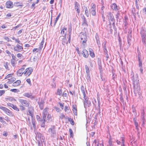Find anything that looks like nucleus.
<instances>
[{
  "label": "nucleus",
  "mask_w": 146,
  "mask_h": 146,
  "mask_svg": "<svg viewBox=\"0 0 146 146\" xmlns=\"http://www.w3.org/2000/svg\"><path fill=\"white\" fill-rule=\"evenodd\" d=\"M138 76L136 75L135 77L133 76L131 79L133 81V84L134 89V91H138L140 90V85L139 82V80L138 79Z\"/></svg>",
  "instance_id": "1"
},
{
  "label": "nucleus",
  "mask_w": 146,
  "mask_h": 146,
  "mask_svg": "<svg viewBox=\"0 0 146 146\" xmlns=\"http://www.w3.org/2000/svg\"><path fill=\"white\" fill-rule=\"evenodd\" d=\"M140 34L142 39V41L143 43H145V42L146 32L144 29L142 28L141 29Z\"/></svg>",
  "instance_id": "2"
},
{
  "label": "nucleus",
  "mask_w": 146,
  "mask_h": 146,
  "mask_svg": "<svg viewBox=\"0 0 146 146\" xmlns=\"http://www.w3.org/2000/svg\"><path fill=\"white\" fill-rule=\"evenodd\" d=\"M48 131L49 134L52 137H55L56 136V132L54 126H53L52 128H49L48 129Z\"/></svg>",
  "instance_id": "3"
},
{
  "label": "nucleus",
  "mask_w": 146,
  "mask_h": 146,
  "mask_svg": "<svg viewBox=\"0 0 146 146\" xmlns=\"http://www.w3.org/2000/svg\"><path fill=\"white\" fill-rule=\"evenodd\" d=\"M27 114L30 115L32 117L31 121L33 127L34 129H36V123L35 119H34L33 117V113L30 110H29L28 112L27 113Z\"/></svg>",
  "instance_id": "4"
},
{
  "label": "nucleus",
  "mask_w": 146,
  "mask_h": 146,
  "mask_svg": "<svg viewBox=\"0 0 146 146\" xmlns=\"http://www.w3.org/2000/svg\"><path fill=\"white\" fill-rule=\"evenodd\" d=\"M18 100L22 106L26 107L29 106V103L27 101L22 99H19Z\"/></svg>",
  "instance_id": "5"
},
{
  "label": "nucleus",
  "mask_w": 146,
  "mask_h": 146,
  "mask_svg": "<svg viewBox=\"0 0 146 146\" xmlns=\"http://www.w3.org/2000/svg\"><path fill=\"white\" fill-rule=\"evenodd\" d=\"M91 5L92 7L90 10V12L92 15L95 16L96 15V5L92 3Z\"/></svg>",
  "instance_id": "6"
},
{
  "label": "nucleus",
  "mask_w": 146,
  "mask_h": 146,
  "mask_svg": "<svg viewBox=\"0 0 146 146\" xmlns=\"http://www.w3.org/2000/svg\"><path fill=\"white\" fill-rule=\"evenodd\" d=\"M36 139L37 141H40L41 142L44 141V137L40 133H38L36 135Z\"/></svg>",
  "instance_id": "7"
},
{
  "label": "nucleus",
  "mask_w": 146,
  "mask_h": 146,
  "mask_svg": "<svg viewBox=\"0 0 146 146\" xmlns=\"http://www.w3.org/2000/svg\"><path fill=\"white\" fill-rule=\"evenodd\" d=\"M74 9L76 10L78 14L79 15L80 12V5L79 4L77 1H75L74 3Z\"/></svg>",
  "instance_id": "8"
},
{
  "label": "nucleus",
  "mask_w": 146,
  "mask_h": 146,
  "mask_svg": "<svg viewBox=\"0 0 146 146\" xmlns=\"http://www.w3.org/2000/svg\"><path fill=\"white\" fill-rule=\"evenodd\" d=\"M60 40L61 41L62 44L64 46L65 44H67L68 42L67 41V38L66 36H61L60 37Z\"/></svg>",
  "instance_id": "9"
},
{
  "label": "nucleus",
  "mask_w": 146,
  "mask_h": 146,
  "mask_svg": "<svg viewBox=\"0 0 146 146\" xmlns=\"http://www.w3.org/2000/svg\"><path fill=\"white\" fill-rule=\"evenodd\" d=\"M14 49L15 51L19 52L22 51L23 48L21 46L17 44L16 46H14Z\"/></svg>",
  "instance_id": "10"
},
{
  "label": "nucleus",
  "mask_w": 146,
  "mask_h": 146,
  "mask_svg": "<svg viewBox=\"0 0 146 146\" xmlns=\"http://www.w3.org/2000/svg\"><path fill=\"white\" fill-rule=\"evenodd\" d=\"M33 71V70L31 68H28L26 69L24 71V74L26 76L28 75L29 76L31 74Z\"/></svg>",
  "instance_id": "11"
},
{
  "label": "nucleus",
  "mask_w": 146,
  "mask_h": 146,
  "mask_svg": "<svg viewBox=\"0 0 146 146\" xmlns=\"http://www.w3.org/2000/svg\"><path fill=\"white\" fill-rule=\"evenodd\" d=\"M81 42L82 43H86L87 40V38L85 34H82L80 36Z\"/></svg>",
  "instance_id": "12"
},
{
  "label": "nucleus",
  "mask_w": 146,
  "mask_h": 146,
  "mask_svg": "<svg viewBox=\"0 0 146 146\" xmlns=\"http://www.w3.org/2000/svg\"><path fill=\"white\" fill-rule=\"evenodd\" d=\"M0 109L2 110L8 115H10L11 113V111L9 110L6 107L2 106L0 105Z\"/></svg>",
  "instance_id": "13"
},
{
  "label": "nucleus",
  "mask_w": 146,
  "mask_h": 146,
  "mask_svg": "<svg viewBox=\"0 0 146 146\" xmlns=\"http://www.w3.org/2000/svg\"><path fill=\"white\" fill-rule=\"evenodd\" d=\"M107 16L109 21L111 20V21L114 22L115 20L114 18V17L113 14L111 12L108 13Z\"/></svg>",
  "instance_id": "14"
},
{
  "label": "nucleus",
  "mask_w": 146,
  "mask_h": 146,
  "mask_svg": "<svg viewBox=\"0 0 146 146\" xmlns=\"http://www.w3.org/2000/svg\"><path fill=\"white\" fill-rule=\"evenodd\" d=\"M24 69L25 68H22L19 69L17 72L18 76H21L23 74H24Z\"/></svg>",
  "instance_id": "15"
},
{
  "label": "nucleus",
  "mask_w": 146,
  "mask_h": 146,
  "mask_svg": "<svg viewBox=\"0 0 146 146\" xmlns=\"http://www.w3.org/2000/svg\"><path fill=\"white\" fill-rule=\"evenodd\" d=\"M48 108H46L43 110L42 117L43 119H46V115L48 113Z\"/></svg>",
  "instance_id": "16"
},
{
  "label": "nucleus",
  "mask_w": 146,
  "mask_h": 146,
  "mask_svg": "<svg viewBox=\"0 0 146 146\" xmlns=\"http://www.w3.org/2000/svg\"><path fill=\"white\" fill-rule=\"evenodd\" d=\"M45 102L44 101V100L41 99L40 102H38V104L39 106L40 109L42 110L43 109L44 106V103Z\"/></svg>",
  "instance_id": "17"
},
{
  "label": "nucleus",
  "mask_w": 146,
  "mask_h": 146,
  "mask_svg": "<svg viewBox=\"0 0 146 146\" xmlns=\"http://www.w3.org/2000/svg\"><path fill=\"white\" fill-rule=\"evenodd\" d=\"M111 7L113 10L115 11H117L119 9V6H117L115 3H113L111 5Z\"/></svg>",
  "instance_id": "18"
},
{
  "label": "nucleus",
  "mask_w": 146,
  "mask_h": 146,
  "mask_svg": "<svg viewBox=\"0 0 146 146\" xmlns=\"http://www.w3.org/2000/svg\"><path fill=\"white\" fill-rule=\"evenodd\" d=\"M6 7L8 8H10L13 7V3L12 1H8L6 3Z\"/></svg>",
  "instance_id": "19"
},
{
  "label": "nucleus",
  "mask_w": 146,
  "mask_h": 146,
  "mask_svg": "<svg viewBox=\"0 0 146 146\" xmlns=\"http://www.w3.org/2000/svg\"><path fill=\"white\" fill-rule=\"evenodd\" d=\"M82 54L84 57L85 58H87L88 57V51L86 49H84L83 50Z\"/></svg>",
  "instance_id": "20"
},
{
  "label": "nucleus",
  "mask_w": 146,
  "mask_h": 146,
  "mask_svg": "<svg viewBox=\"0 0 146 146\" xmlns=\"http://www.w3.org/2000/svg\"><path fill=\"white\" fill-rule=\"evenodd\" d=\"M66 30L67 28H65L61 30V34L62 36H66Z\"/></svg>",
  "instance_id": "21"
},
{
  "label": "nucleus",
  "mask_w": 146,
  "mask_h": 146,
  "mask_svg": "<svg viewBox=\"0 0 146 146\" xmlns=\"http://www.w3.org/2000/svg\"><path fill=\"white\" fill-rule=\"evenodd\" d=\"M84 99V107H85L88 104L89 105L91 103L90 102H88V100L87 98Z\"/></svg>",
  "instance_id": "22"
},
{
  "label": "nucleus",
  "mask_w": 146,
  "mask_h": 146,
  "mask_svg": "<svg viewBox=\"0 0 146 146\" xmlns=\"http://www.w3.org/2000/svg\"><path fill=\"white\" fill-rule=\"evenodd\" d=\"M44 43V39L43 38V39L42 40L39 46V47L38 48V50L40 51L41 50L42 48L43 47V44Z\"/></svg>",
  "instance_id": "23"
},
{
  "label": "nucleus",
  "mask_w": 146,
  "mask_h": 146,
  "mask_svg": "<svg viewBox=\"0 0 146 146\" xmlns=\"http://www.w3.org/2000/svg\"><path fill=\"white\" fill-rule=\"evenodd\" d=\"M16 80V79L15 78L13 77L10 79H8L7 80V83L9 84H11L13 83Z\"/></svg>",
  "instance_id": "24"
},
{
  "label": "nucleus",
  "mask_w": 146,
  "mask_h": 146,
  "mask_svg": "<svg viewBox=\"0 0 146 146\" xmlns=\"http://www.w3.org/2000/svg\"><path fill=\"white\" fill-rule=\"evenodd\" d=\"M73 108V113L74 115H77V108L76 106H75L73 105L72 106Z\"/></svg>",
  "instance_id": "25"
},
{
  "label": "nucleus",
  "mask_w": 146,
  "mask_h": 146,
  "mask_svg": "<svg viewBox=\"0 0 146 146\" xmlns=\"http://www.w3.org/2000/svg\"><path fill=\"white\" fill-rule=\"evenodd\" d=\"M131 34H128L127 38V43L129 45H130V42L131 41Z\"/></svg>",
  "instance_id": "26"
},
{
  "label": "nucleus",
  "mask_w": 146,
  "mask_h": 146,
  "mask_svg": "<svg viewBox=\"0 0 146 146\" xmlns=\"http://www.w3.org/2000/svg\"><path fill=\"white\" fill-rule=\"evenodd\" d=\"M46 119H42V121H41V126L42 127H44L45 126V123L46 122Z\"/></svg>",
  "instance_id": "27"
},
{
  "label": "nucleus",
  "mask_w": 146,
  "mask_h": 146,
  "mask_svg": "<svg viewBox=\"0 0 146 146\" xmlns=\"http://www.w3.org/2000/svg\"><path fill=\"white\" fill-rule=\"evenodd\" d=\"M21 83V82L20 80H17L15 82H14L13 84V86H17L20 85Z\"/></svg>",
  "instance_id": "28"
},
{
  "label": "nucleus",
  "mask_w": 146,
  "mask_h": 146,
  "mask_svg": "<svg viewBox=\"0 0 146 146\" xmlns=\"http://www.w3.org/2000/svg\"><path fill=\"white\" fill-rule=\"evenodd\" d=\"M23 95L26 97L28 98H33L32 94L30 93H26L24 94Z\"/></svg>",
  "instance_id": "29"
},
{
  "label": "nucleus",
  "mask_w": 146,
  "mask_h": 146,
  "mask_svg": "<svg viewBox=\"0 0 146 146\" xmlns=\"http://www.w3.org/2000/svg\"><path fill=\"white\" fill-rule=\"evenodd\" d=\"M31 123L32 122H31L29 118H28L27 120V123L28 124V125L31 127V129H32Z\"/></svg>",
  "instance_id": "30"
},
{
  "label": "nucleus",
  "mask_w": 146,
  "mask_h": 146,
  "mask_svg": "<svg viewBox=\"0 0 146 146\" xmlns=\"http://www.w3.org/2000/svg\"><path fill=\"white\" fill-rule=\"evenodd\" d=\"M89 51L90 52V54L92 58H94L95 56V55L93 50L91 48H90L89 49Z\"/></svg>",
  "instance_id": "31"
},
{
  "label": "nucleus",
  "mask_w": 146,
  "mask_h": 146,
  "mask_svg": "<svg viewBox=\"0 0 146 146\" xmlns=\"http://www.w3.org/2000/svg\"><path fill=\"white\" fill-rule=\"evenodd\" d=\"M133 121L134 123V125L135 126L136 128L138 130L139 129L138 127V123L136 121L135 118H134L133 119Z\"/></svg>",
  "instance_id": "32"
},
{
  "label": "nucleus",
  "mask_w": 146,
  "mask_h": 146,
  "mask_svg": "<svg viewBox=\"0 0 146 146\" xmlns=\"http://www.w3.org/2000/svg\"><path fill=\"white\" fill-rule=\"evenodd\" d=\"M104 56L106 58V60H107L109 57L108 54V51L107 50H104Z\"/></svg>",
  "instance_id": "33"
},
{
  "label": "nucleus",
  "mask_w": 146,
  "mask_h": 146,
  "mask_svg": "<svg viewBox=\"0 0 146 146\" xmlns=\"http://www.w3.org/2000/svg\"><path fill=\"white\" fill-rule=\"evenodd\" d=\"M85 9V14L86 16L87 17H88L89 13L88 12V10L86 7H85L84 8Z\"/></svg>",
  "instance_id": "34"
},
{
  "label": "nucleus",
  "mask_w": 146,
  "mask_h": 146,
  "mask_svg": "<svg viewBox=\"0 0 146 146\" xmlns=\"http://www.w3.org/2000/svg\"><path fill=\"white\" fill-rule=\"evenodd\" d=\"M86 78L88 80V82H90L91 81V78L90 75V73L88 74H86Z\"/></svg>",
  "instance_id": "35"
},
{
  "label": "nucleus",
  "mask_w": 146,
  "mask_h": 146,
  "mask_svg": "<svg viewBox=\"0 0 146 146\" xmlns=\"http://www.w3.org/2000/svg\"><path fill=\"white\" fill-rule=\"evenodd\" d=\"M17 61L14 60H11V64L12 66L13 67L15 66V65L16 64V62Z\"/></svg>",
  "instance_id": "36"
},
{
  "label": "nucleus",
  "mask_w": 146,
  "mask_h": 146,
  "mask_svg": "<svg viewBox=\"0 0 146 146\" xmlns=\"http://www.w3.org/2000/svg\"><path fill=\"white\" fill-rule=\"evenodd\" d=\"M132 109L133 110V112L134 113V115L136 116L137 115V113L136 112V110L135 108V106L134 105H133L132 106Z\"/></svg>",
  "instance_id": "37"
},
{
  "label": "nucleus",
  "mask_w": 146,
  "mask_h": 146,
  "mask_svg": "<svg viewBox=\"0 0 146 146\" xmlns=\"http://www.w3.org/2000/svg\"><path fill=\"white\" fill-rule=\"evenodd\" d=\"M86 70V74L90 73V70L88 66L87 65H85Z\"/></svg>",
  "instance_id": "38"
},
{
  "label": "nucleus",
  "mask_w": 146,
  "mask_h": 146,
  "mask_svg": "<svg viewBox=\"0 0 146 146\" xmlns=\"http://www.w3.org/2000/svg\"><path fill=\"white\" fill-rule=\"evenodd\" d=\"M112 141L111 138L109 139L108 141L109 145V146H113V144H112Z\"/></svg>",
  "instance_id": "39"
},
{
  "label": "nucleus",
  "mask_w": 146,
  "mask_h": 146,
  "mask_svg": "<svg viewBox=\"0 0 146 146\" xmlns=\"http://www.w3.org/2000/svg\"><path fill=\"white\" fill-rule=\"evenodd\" d=\"M69 132L70 133V137H73V133L72 129H69Z\"/></svg>",
  "instance_id": "40"
},
{
  "label": "nucleus",
  "mask_w": 146,
  "mask_h": 146,
  "mask_svg": "<svg viewBox=\"0 0 146 146\" xmlns=\"http://www.w3.org/2000/svg\"><path fill=\"white\" fill-rule=\"evenodd\" d=\"M6 100H9L10 101H12L14 100V98L11 97H9L5 98Z\"/></svg>",
  "instance_id": "41"
},
{
  "label": "nucleus",
  "mask_w": 146,
  "mask_h": 146,
  "mask_svg": "<svg viewBox=\"0 0 146 146\" xmlns=\"http://www.w3.org/2000/svg\"><path fill=\"white\" fill-rule=\"evenodd\" d=\"M13 74H9L7 75L5 78V79H6L12 77Z\"/></svg>",
  "instance_id": "42"
},
{
  "label": "nucleus",
  "mask_w": 146,
  "mask_h": 146,
  "mask_svg": "<svg viewBox=\"0 0 146 146\" xmlns=\"http://www.w3.org/2000/svg\"><path fill=\"white\" fill-rule=\"evenodd\" d=\"M83 21V23L82 24V25H84V26H88V24H87V21L86 20Z\"/></svg>",
  "instance_id": "43"
},
{
  "label": "nucleus",
  "mask_w": 146,
  "mask_h": 146,
  "mask_svg": "<svg viewBox=\"0 0 146 146\" xmlns=\"http://www.w3.org/2000/svg\"><path fill=\"white\" fill-rule=\"evenodd\" d=\"M96 39L97 43L98 45L99 43L100 44V41H99V38L98 35H97L96 36Z\"/></svg>",
  "instance_id": "44"
},
{
  "label": "nucleus",
  "mask_w": 146,
  "mask_h": 146,
  "mask_svg": "<svg viewBox=\"0 0 146 146\" xmlns=\"http://www.w3.org/2000/svg\"><path fill=\"white\" fill-rule=\"evenodd\" d=\"M12 59H11V60H13L15 61H17V58L15 57V56L13 54H11Z\"/></svg>",
  "instance_id": "45"
},
{
  "label": "nucleus",
  "mask_w": 146,
  "mask_h": 146,
  "mask_svg": "<svg viewBox=\"0 0 146 146\" xmlns=\"http://www.w3.org/2000/svg\"><path fill=\"white\" fill-rule=\"evenodd\" d=\"M12 108H13L14 110L17 111H19V109L17 108V106L15 105H13V106L12 107Z\"/></svg>",
  "instance_id": "46"
},
{
  "label": "nucleus",
  "mask_w": 146,
  "mask_h": 146,
  "mask_svg": "<svg viewBox=\"0 0 146 146\" xmlns=\"http://www.w3.org/2000/svg\"><path fill=\"white\" fill-rule=\"evenodd\" d=\"M8 63L7 62H6L5 64L4 65V66L5 67V68L7 70H9V67L8 66Z\"/></svg>",
  "instance_id": "47"
},
{
  "label": "nucleus",
  "mask_w": 146,
  "mask_h": 146,
  "mask_svg": "<svg viewBox=\"0 0 146 146\" xmlns=\"http://www.w3.org/2000/svg\"><path fill=\"white\" fill-rule=\"evenodd\" d=\"M98 66L102 65V63L101 59L100 58H98Z\"/></svg>",
  "instance_id": "48"
},
{
  "label": "nucleus",
  "mask_w": 146,
  "mask_h": 146,
  "mask_svg": "<svg viewBox=\"0 0 146 146\" xmlns=\"http://www.w3.org/2000/svg\"><path fill=\"white\" fill-rule=\"evenodd\" d=\"M60 118L61 119L64 118H65V116L63 113H61L60 116Z\"/></svg>",
  "instance_id": "49"
},
{
  "label": "nucleus",
  "mask_w": 146,
  "mask_h": 146,
  "mask_svg": "<svg viewBox=\"0 0 146 146\" xmlns=\"http://www.w3.org/2000/svg\"><path fill=\"white\" fill-rule=\"evenodd\" d=\"M119 11H118L116 15V18L117 19L119 18Z\"/></svg>",
  "instance_id": "50"
},
{
  "label": "nucleus",
  "mask_w": 146,
  "mask_h": 146,
  "mask_svg": "<svg viewBox=\"0 0 146 146\" xmlns=\"http://www.w3.org/2000/svg\"><path fill=\"white\" fill-rule=\"evenodd\" d=\"M36 118L37 120L38 121H42V119L40 118V116L39 115H37L36 116Z\"/></svg>",
  "instance_id": "51"
},
{
  "label": "nucleus",
  "mask_w": 146,
  "mask_h": 146,
  "mask_svg": "<svg viewBox=\"0 0 146 146\" xmlns=\"http://www.w3.org/2000/svg\"><path fill=\"white\" fill-rule=\"evenodd\" d=\"M69 33L70 34L69 35V36L68 38V40L67 42H68V43L69 42V43H70V35H71V31L69 32Z\"/></svg>",
  "instance_id": "52"
},
{
  "label": "nucleus",
  "mask_w": 146,
  "mask_h": 146,
  "mask_svg": "<svg viewBox=\"0 0 146 146\" xmlns=\"http://www.w3.org/2000/svg\"><path fill=\"white\" fill-rule=\"evenodd\" d=\"M20 109L22 111H23L25 110V108L24 107V106H20Z\"/></svg>",
  "instance_id": "53"
},
{
  "label": "nucleus",
  "mask_w": 146,
  "mask_h": 146,
  "mask_svg": "<svg viewBox=\"0 0 146 146\" xmlns=\"http://www.w3.org/2000/svg\"><path fill=\"white\" fill-rule=\"evenodd\" d=\"M132 12L133 14V15H136V14L135 13V8H133L132 9Z\"/></svg>",
  "instance_id": "54"
},
{
  "label": "nucleus",
  "mask_w": 146,
  "mask_h": 146,
  "mask_svg": "<svg viewBox=\"0 0 146 146\" xmlns=\"http://www.w3.org/2000/svg\"><path fill=\"white\" fill-rule=\"evenodd\" d=\"M65 112H66L67 111H69V110L68 109V108L67 106H65ZM67 112H68V111H67Z\"/></svg>",
  "instance_id": "55"
},
{
  "label": "nucleus",
  "mask_w": 146,
  "mask_h": 146,
  "mask_svg": "<svg viewBox=\"0 0 146 146\" xmlns=\"http://www.w3.org/2000/svg\"><path fill=\"white\" fill-rule=\"evenodd\" d=\"M48 119H49V120H51V115L50 114H48L47 116Z\"/></svg>",
  "instance_id": "56"
},
{
  "label": "nucleus",
  "mask_w": 146,
  "mask_h": 146,
  "mask_svg": "<svg viewBox=\"0 0 146 146\" xmlns=\"http://www.w3.org/2000/svg\"><path fill=\"white\" fill-rule=\"evenodd\" d=\"M139 66L140 67L142 66V60L139 61Z\"/></svg>",
  "instance_id": "57"
},
{
  "label": "nucleus",
  "mask_w": 146,
  "mask_h": 146,
  "mask_svg": "<svg viewBox=\"0 0 146 146\" xmlns=\"http://www.w3.org/2000/svg\"><path fill=\"white\" fill-rule=\"evenodd\" d=\"M141 56L140 54L138 53V61H141Z\"/></svg>",
  "instance_id": "58"
},
{
  "label": "nucleus",
  "mask_w": 146,
  "mask_h": 146,
  "mask_svg": "<svg viewBox=\"0 0 146 146\" xmlns=\"http://www.w3.org/2000/svg\"><path fill=\"white\" fill-rule=\"evenodd\" d=\"M99 69L100 70V72H101L102 71V65H99Z\"/></svg>",
  "instance_id": "59"
},
{
  "label": "nucleus",
  "mask_w": 146,
  "mask_h": 146,
  "mask_svg": "<svg viewBox=\"0 0 146 146\" xmlns=\"http://www.w3.org/2000/svg\"><path fill=\"white\" fill-rule=\"evenodd\" d=\"M26 81L29 84H31V80H30V79H29V78L27 79L26 80Z\"/></svg>",
  "instance_id": "60"
},
{
  "label": "nucleus",
  "mask_w": 146,
  "mask_h": 146,
  "mask_svg": "<svg viewBox=\"0 0 146 146\" xmlns=\"http://www.w3.org/2000/svg\"><path fill=\"white\" fill-rule=\"evenodd\" d=\"M4 39L8 42L11 41V40H10V39L8 37H5L4 38Z\"/></svg>",
  "instance_id": "61"
},
{
  "label": "nucleus",
  "mask_w": 146,
  "mask_h": 146,
  "mask_svg": "<svg viewBox=\"0 0 146 146\" xmlns=\"http://www.w3.org/2000/svg\"><path fill=\"white\" fill-rule=\"evenodd\" d=\"M56 94L59 96H61L62 95V92H57Z\"/></svg>",
  "instance_id": "62"
},
{
  "label": "nucleus",
  "mask_w": 146,
  "mask_h": 146,
  "mask_svg": "<svg viewBox=\"0 0 146 146\" xmlns=\"http://www.w3.org/2000/svg\"><path fill=\"white\" fill-rule=\"evenodd\" d=\"M17 56L18 58H20L23 56V55L21 54L18 53L17 54Z\"/></svg>",
  "instance_id": "63"
},
{
  "label": "nucleus",
  "mask_w": 146,
  "mask_h": 146,
  "mask_svg": "<svg viewBox=\"0 0 146 146\" xmlns=\"http://www.w3.org/2000/svg\"><path fill=\"white\" fill-rule=\"evenodd\" d=\"M81 89L82 91H85V88L83 86H81Z\"/></svg>",
  "instance_id": "64"
}]
</instances>
